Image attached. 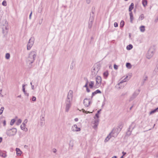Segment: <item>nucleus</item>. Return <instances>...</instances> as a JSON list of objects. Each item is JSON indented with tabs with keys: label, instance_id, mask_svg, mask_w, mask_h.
Here are the masks:
<instances>
[{
	"label": "nucleus",
	"instance_id": "f257e3e1",
	"mask_svg": "<svg viewBox=\"0 0 158 158\" xmlns=\"http://www.w3.org/2000/svg\"><path fill=\"white\" fill-rule=\"evenodd\" d=\"M73 91L70 90L68 94L67 97L65 102V111L68 112L71 106L73 98Z\"/></svg>",
	"mask_w": 158,
	"mask_h": 158
},
{
	"label": "nucleus",
	"instance_id": "f03ea898",
	"mask_svg": "<svg viewBox=\"0 0 158 158\" xmlns=\"http://www.w3.org/2000/svg\"><path fill=\"white\" fill-rule=\"evenodd\" d=\"M36 53L35 51L31 52L29 54L27 59V62L29 64H31L34 61L36 56Z\"/></svg>",
	"mask_w": 158,
	"mask_h": 158
},
{
	"label": "nucleus",
	"instance_id": "7ed1b4c3",
	"mask_svg": "<svg viewBox=\"0 0 158 158\" xmlns=\"http://www.w3.org/2000/svg\"><path fill=\"white\" fill-rule=\"evenodd\" d=\"M118 133V132H117L116 129L115 128L113 129L112 131L110 133L109 135L105 139V142H106L108 141L111 137H115L117 136Z\"/></svg>",
	"mask_w": 158,
	"mask_h": 158
},
{
	"label": "nucleus",
	"instance_id": "20e7f679",
	"mask_svg": "<svg viewBox=\"0 0 158 158\" xmlns=\"http://www.w3.org/2000/svg\"><path fill=\"white\" fill-rule=\"evenodd\" d=\"M0 26L2 28L3 33L7 32L9 28L8 23L6 20H3L0 22Z\"/></svg>",
	"mask_w": 158,
	"mask_h": 158
},
{
	"label": "nucleus",
	"instance_id": "39448f33",
	"mask_svg": "<svg viewBox=\"0 0 158 158\" xmlns=\"http://www.w3.org/2000/svg\"><path fill=\"white\" fill-rule=\"evenodd\" d=\"M17 132L16 129L13 128L11 129L7 130L6 133L8 136H11L15 135L16 133Z\"/></svg>",
	"mask_w": 158,
	"mask_h": 158
},
{
	"label": "nucleus",
	"instance_id": "423d86ee",
	"mask_svg": "<svg viewBox=\"0 0 158 158\" xmlns=\"http://www.w3.org/2000/svg\"><path fill=\"white\" fill-rule=\"evenodd\" d=\"M100 68L98 65H95L92 69V74L94 76H95L99 70Z\"/></svg>",
	"mask_w": 158,
	"mask_h": 158
},
{
	"label": "nucleus",
	"instance_id": "0eeeda50",
	"mask_svg": "<svg viewBox=\"0 0 158 158\" xmlns=\"http://www.w3.org/2000/svg\"><path fill=\"white\" fill-rule=\"evenodd\" d=\"M96 84L94 85V87L97 88L99 87L102 82V78L101 77L98 76L96 78Z\"/></svg>",
	"mask_w": 158,
	"mask_h": 158
},
{
	"label": "nucleus",
	"instance_id": "6e6552de",
	"mask_svg": "<svg viewBox=\"0 0 158 158\" xmlns=\"http://www.w3.org/2000/svg\"><path fill=\"white\" fill-rule=\"evenodd\" d=\"M139 92L140 90H139L135 91L131 97L129 99V101H131L134 100L139 94Z\"/></svg>",
	"mask_w": 158,
	"mask_h": 158
},
{
	"label": "nucleus",
	"instance_id": "1a4fd4ad",
	"mask_svg": "<svg viewBox=\"0 0 158 158\" xmlns=\"http://www.w3.org/2000/svg\"><path fill=\"white\" fill-rule=\"evenodd\" d=\"M154 54V52L152 49H150L147 53V58L148 59L151 58L153 56Z\"/></svg>",
	"mask_w": 158,
	"mask_h": 158
},
{
	"label": "nucleus",
	"instance_id": "9d476101",
	"mask_svg": "<svg viewBox=\"0 0 158 158\" xmlns=\"http://www.w3.org/2000/svg\"><path fill=\"white\" fill-rule=\"evenodd\" d=\"M33 43L34 41L33 39L32 38L30 39L27 46V50H29L31 48L33 44Z\"/></svg>",
	"mask_w": 158,
	"mask_h": 158
},
{
	"label": "nucleus",
	"instance_id": "9b49d317",
	"mask_svg": "<svg viewBox=\"0 0 158 158\" xmlns=\"http://www.w3.org/2000/svg\"><path fill=\"white\" fill-rule=\"evenodd\" d=\"M71 130L73 132H76L79 131V127L76 124H74L71 127Z\"/></svg>",
	"mask_w": 158,
	"mask_h": 158
},
{
	"label": "nucleus",
	"instance_id": "f8f14e48",
	"mask_svg": "<svg viewBox=\"0 0 158 158\" xmlns=\"http://www.w3.org/2000/svg\"><path fill=\"white\" fill-rule=\"evenodd\" d=\"M45 124V118L44 117L42 116L40 117V125L41 126H43Z\"/></svg>",
	"mask_w": 158,
	"mask_h": 158
},
{
	"label": "nucleus",
	"instance_id": "ddd939ff",
	"mask_svg": "<svg viewBox=\"0 0 158 158\" xmlns=\"http://www.w3.org/2000/svg\"><path fill=\"white\" fill-rule=\"evenodd\" d=\"M94 118L95 119L94 121V126L93 127L94 129H95L97 127L98 125L99 119L98 118H96L95 117H94Z\"/></svg>",
	"mask_w": 158,
	"mask_h": 158
},
{
	"label": "nucleus",
	"instance_id": "4468645a",
	"mask_svg": "<svg viewBox=\"0 0 158 158\" xmlns=\"http://www.w3.org/2000/svg\"><path fill=\"white\" fill-rule=\"evenodd\" d=\"M90 101L89 100L85 99L84 100V104L86 107H88L89 105Z\"/></svg>",
	"mask_w": 158,
	"mask_h": 158
},
{
	"label": "nucleus",
	"instance_id": "2eb2a0df",
	"mask_svg": "<svg viewBox=\"0 0 158 158\" xmlns=\"http://www.w3.org/2000/svg\"><path fill=\"white\" fill-rule=\"evenodd\" d=\"M93 19H94L93 17H90L89 19V23L88 25V27L89 28H91L92 27Z\"/></svg>",
	"mask_w": 158,
	"mask_h": 158
},
{
	"label": "nucleus",
	"instance_id": "dca6fc26",
	"mask_svg": "<svg viewBox=\"0 0 158 158\" xmlns=\"http://www.w3.org/2000/svg\"><path fill=\"white\" fill-rule=\"evenodd\" d=\"M15 151L16 152V153L17 156H19L21 155L22 153V152L19 148H16Z\"/></svg>",
	"mask_w": 158,
	"mask_h": 158
},
{
	"label": "nucleus",
	"instance_id": "f3484780",
	"mask_svg": "<svg viewBox=\"0 0 158 158\" xmlns=\"http://www.w3.org/2000/svg\"><path fill=\"white\" fill-rule=\"evenodd\" d=\"M26 125H24V124H22L20 126L21 129L25 131H28V129L26 127Z\"/></svg>",
	"mask_w": 158,
	"mask_h": 158
},
{
	"label": "nucleus",
	"instance_id": "a211bd4d",
	"mask_svg": "<svg viewBox=\"0 0 158 158\" xmlns=\"http://www.w3.org/2000/svg\"><path fill=\"white\" fill-rule=\"evenodd\" d=\"M73 141L72 140H70L69 143V148L70 149H72L73 146Z\"/></svg>",
	"mask_w": 158,
	"mask_h": 158
},
{
	"label": "nucleus",
	"instance_id": "6ab92c4d",
	"mask_svg": "<svg viewBox=\"0 0 158 158\" xmlns=\"http://www.w3.org/2000/svg\"><path fill=\"white\" fill-rule=\"evenodd\" d=\"M128 76H127L123 80H122L118 84V85H120L121 84L123 83L124 82H125L127 81L129 79H127V78Z\"/></svg>",
	"mask_w": 158,
	"mask_h": 158
},
{
	"label": "nucleus",
	"instance_id": "aec40b11",
	"mask_svg": "<svg viewBox=\"0 0 158 158\" xmlns=\"http://www.w3.org/2000/svg\"><path fill=\"white\" fill-rule=\"evenodd\" d=\"M140 31L142 32H144L145 31V27L144 26H142L139 27Z\"/></svg>",
	"mask_w": 158,
	"mask_h": 158
},
{
	"label": "nucleus",
	"instance_id": "412c9836",
	"mask_svg": "<svg viewBox=\"0 0 158 158\" xmlns=\"http://www.w3.org/2000/svg\"><path fill=\"white\" fill-rule=\"evenodd\" d=\"M94 85V82L91 81L89 82V86L90 88H93Z\"/></svg>",
	"mask_w": 158,
	"mask_h": 158
},
{
	"label": "nucleus",
	"instance_id": "4be33fe9",
	"mask_svg": "<svg viewBox=\"0 0 158 158\" xmlns=\"http://www.w3.org/2000/svg\"><path fill=\"white\" fill-rule=\"evenodd\" d=\"M134 7V4L132 3L129 6V11L131 12V10L133 9Z\"/></svg>",
	"mask_w": 158,
	"mask_h": 158
},
{
	"label": "nucleus",
	"instance_id": "5701e85b",
	"mask_svg": "<svg viewBox=\"0 0 158 158\" xmlns=\"http://www.w3.org/2000/svg\"><path fill=\"white\" fill-rule=\"evenodd\" d=\"M101 92L100 90H97L94 92H93L92 94V97H93L94 95H95V94H96L98 93H101Z\"/></svg>",
	"mask_w": 158,
	"mask_h": 158
},
{
	"label": "nucleus",
	"instance_id": "b1692460",
	"mask_svg": "<svg viewBox=\"0 0 158 158\" xmlns=\"http://www.w3.org/2000/svg\"><path fill=\"white\" fill-rule=\"evenodd\" d=\"M0 156L4 158H6L7 156V155L6 153L0 152Z\"/></svg>",
	"mask_w": 158,
	"mask_h": 158
},
{
	"label": "nucleus",
	"instance_id": "393cba45",
	"mask_svg": "<svg viewBox=\"0 0 158 158\" xmlns=\"http://www.w3.org/2000/svg\"><path fill=\"white\" fill-rule=\"evenodd\" d=\"M142 4L143 6L144 7H145L147 4V2L146 0H143L142 1Z\"/></svg>",
	"mask_w": 158,
	"mask_h": 158
},
{
	"label": "nucleus",
	"instance_id": "a878e982",
	"mask_svg": "<svg viewBox=\"0 0 158 158\" xmlns=\"http://www.w3.org/2000/svg\"><path fill=\"white\" fill-rule=\"evenodd\" d=\"M103 76L105 78H106L108 75V73L107 71H106L103 74Z\"/></svg>",
	"mask_w": 158,
	"mask_h": 158
},
{
	"label": "nucleus",
	"instance_id": "bb28decb",
	"mask_svg": "<svg viewBox=\"0 0 158 158\" xmlns=\"http://www.w3.org/2000/svg\"><path fill=\"white\" fill-rule=\"evenodd\" d=\"M126 66L128 69H131V65L130 63H126Z\"/></svg>",
	"mask_w": 158,
	"mask_h": 158
},
{
	"label": "nucleus",
	"instance_id": "cd10ccee",
	"mask_svg": "<svg viewBox=\"0 0 158 158\" xmlns=\"http://www.w3.org/2000/svg\"><path fill=\"white\" fill-rule=\"evenodd\" d=\"M133 47L132 45L131 44H129L127 47V49L128 50H130Z\"/></svg>",
	"mask_w": 158,
	"mask_h": 158
},
{
	"label": "nucleus",
	"instance_id": "c85d7f7f",
	"mask_svg": "<svg viewBox=\"0 0 158 158\" xmlns=\"http://www.w3.org/2000/svg\"><path fill=\"white\" fill-rule=\"evenodd\" d=\"M22 122V120L21 119H19L16 123L17 125H19Z\"/></svg>",
	"mask_w": 158,
	"mask_h": 158
},
{
	"label": "nucleus",
	"instance_id": "c756f323",
	"mask_svg": "<svg viewBox=\"0 0 158 158\" xmlns=\"http://www.w3.org/2000/svg\"><path fill=\"white\" fill-rule=\"evenodd\" d=\"M10 54L9 53H7L6 54L5 58L7 59H9L10 58Z\"/></svg>",
	"mask_w": 158,
	"mask_h": 158
},
{
	"label": "nucleus",
	"instance_id": "7c9ffc66",
	"mask_svg": "<svg viewBox=\"0 0 158 158\" xmlns=\"http://www.w3.org/2000/svg\"><path fill=\"white\" fill-rule=\"evenodd\" d=\"M158 109V107L156 108V109H154V110L151 111L150 112V114H152L154 113L155 112H156Z\"/></svg>",
	"mask_w": 158,
	"mask_h": 158
},
{
	"label": "nucleus",
	"instance_id": "2f4dec72",
	"mask_svg": "<svg viewBox=\"0 0 158 158\" xmlns=\"http://www.w3.org/2000/svg\"><path fill=\"white\" fill-rule=\"evenodd\" d=\"M4 107H2L0 110V115H1L3 113V112L4 110Z\"/></svg>",
	"mask_w": 158,
	"mask_h": 158
},
{
	"label": "nucleus",
	"instance_id": "473e14b6",
	"mask_svg": "<svg viewBox=\"0 0 158 158\" xmlns=\"http://www.w3.org/2000/svg\"><path fill=\"white\" fill-rule=\"evenodd\" d=\"M15 122V120L14 119H12L11 120L10 122V124L11 125H13Z\"/></svg>",
	"mask_w": 158,
	"mask_h": 158
},
{
	"label": "nucleus",
	"instance_id": "72a5a7b5",
	"mask_svg": "<svg viewBox=\"0 0 158 158\" xmlns=\"http://www.w3.org/2000/svg\"><path fill=\"white\" fill-rule=\"evenodd\" d=\"M124 25V22L122 20L120 22V27H123Z\"/></svg>",
	"mask_w": 158,
	"mask_h": 158
},
{
	"label": "nucleus",
	"instance_id": "f704fd0d",
	"mask_svg": "<svg viewBox=\"0 0 158 158\" xmlns=\"http://www.w3.org/2000/svg\"><path fill=\"white\" fill-rule=\"evenodd\" d=\"M144 18V15L143 14H141L139 17V19H140L141 20H143Z\"/></svg>",
	"mask_w": 158,
	"mask_h": 158
},
{
	"label": "nucleus",
	"instance_id": "c9c22d12",
	"mask_svg": "<svg viewBox=\"0 0 158 158\" xmlns=\"http://www.w3.org/2000/svg\"><path fill=\"white\" fill-rule=\"evenodd\" d=\"M74 64H73V63H71L70 65V69H73L74 67Z\"/></svg>",
	"mask_w": 158,
	"mask_h": 158
},
{
	"label": "nucleus",
	"instance_id": "e433bc0d",
	"mask_svg": "<svg viewBox=\"0 0 158 158\" xmlns=\"http://www.w3.org/2000/svg\"><path fill=\"white\" fill-rule=\"evenodd\" d=\"M27 119H25L23 121L22 124H24V125H26V124L27 122Z\"/></svg>",
	"mask_w": 158,
	"mask_h": 158
},
{
	"label": "nucleus",
	"instance_id": "4c0bfd02",
	"mask_svg": "<svg viewBox=\"0 0 158 158\" xmlns=\"http://www.w3.org/2000/svg\"><path fill=\"white\" fill-rule=\"evenodd\" d=\"M2 5L4 6H6L7 5L6 2V1H4L2 2Z\"/></svg>",
	"mask_w": 158,
	"mask_h": 158
},
{
	"label": "nucleus",
	"instance_id": "58836bf2",
	"mask_svg": "<svg viewBox=\"0 0 158 158\" xmlns=\"http://www.w3.org/2000/svg\"><path fill=\"white\" fill-rule=\"evenodd\" d=\"M25 86V85H23V91L24 92V94H26V91H25V88H24Z\"/></svg>",
	"mask_w": 158,
	"mask_h": 158
},
{
	"label": "nucleus",
	"instance_id": "ea45409f",
	"mask_svg": "<svg viewBox=\"0 0 158 158\" xmlns=\"http://www.w3.org/2000/svg\"><path fill=\"white\" fill-rule=\"evenodd\" d=\"M134 18L133 16L132 17H130V22L131 23H132L133 20Z\"/></svg>",
	"mask_w": 158,
	"mask_h": 158
},
{
	"label": "nucleus",
	"instance_id": "a19ab883",
	"mask_svg": "<svg viewBox=\"0 0 158 158\" xmlns=\"http://www.w3.org/2000/svg\"><path fill=\"white\" fill-rule=\"evenodd\" d=\"M36 100V98L35 97L33 96L32 98V100L33 101H35Z\"/></svg>",
	"mask_w": 158,
	"mask_h": 158
},
{
	"label": "nucleus",
	"instance_id": "79ce46f5",
	"mask_svg": "<svg viewBox=\"0 0 158 158\" xmlns=\"http://www.w3.org/2000/svg\"><path fill=\"white\" fill-rule=\"evenodd\" d=\"M87 4H89L91 2V0H86Z\"/></svg>",
	"mask_w": 158,
	"mask_h": 158
},
{
	"label": "nucleus",
	"instance_id": "37998d69",
	"mask_svg": "<svg viewBox=\"0 0 158 158\" xmlns=\"http://www.w3.org/2000/svg\"><path fill=\"white\" fill-rule=\"evenodd\" d=\"M114 25L115 27H117L118 26V24L116 22H115L114 24Z\"/></svg>",
	"mask_w": 158,
	"mask_h": 158
},
{
	"label": "nucleus",
	"instance_id": "c03bdc74",
	"mask_svg": "<svg viewBox=\"0 0 158 158\" xmlns=\"http://www.w3.org/2000/svg\"><path fill=\"white\" fill-rule=\"evenodd\" d=\"M82 111L83 112H85L86 113H90V112H89V111H85V110L84 109H82Z\"/></svg>",
	"mask_w": 158,
	"mask_h": 158
},
{
	"label": "nucleus",
	"instance_id": "a18cd8bd",
	"mask_svg": "<svg viewBox=\"0 0 158 158\" xmlns=\"http://www.w3.org/2000/svg\"><path fill=\"white\" fill-rule=\"evenodd\" d=\"M114 68L115 69H117L118 68V66L117 65L114 64Z\"/></svg>",
	"mask_w": 158,
	"mask_h": 158
},
{
	"label": "nucleus",
	"instance_id": "49530a36",
	"mask_svg": "<svg viewBox=\"0 0 158 158\" xmlns=\"http://www.w3.org/2000/svg\"><path fill=\"white\" fill-rule=\"evenodd\" d=\"M98 113H96L95 114V117H96V118H99V115H98Z\"/></svg>",
	"mask_w": 158,
	"mask_h": 158
},
{
	"label": "nucleus",
	"instance_id": "de8ad7c7",
	"mask_svg": "<svg viewBox=\"0 0 158 158\" xmlns=\"http://www.w3.org/2000/svg\"><path fill=\"white\" fill-rule=\"evenodd\" d=\"M32 14V11H31L30 15H29V19H31V16Z\"/></svg>",
	"mask_w": 158,
	"mask_h": 158
},
{
	"label": "nucleus",
	"instance_id": "09e8293b",
	"mask_svg": "<svg viewBox=\"0 0 158 158\" xmlns=\"http://www.w3.org/2000/svg\"><path fill=\"white\" fill-rule=\"evenodd\" d=\"M129 15H130V17H132V16H133L132 13V12H131L130 13Z\"/></svg>",
	"mask_w": 158,
	"mask_h": 158
},
{
	"label": "nucleus",
	"instance_id": "8fccbe9b",
	"mask_svg": "<svg viewBox=\"0 0 158 158\" xmlns=\"http://www.w3.org/2000/svg\"><path fill=\"white\" fill-rule=\"evenodd\" d=\"M74 120L75 122H77L78 121V118H75Z\"/></svg>",
	"mask_w": 158,
	"mask_h": 158
},
{
	"label": "nucleus",
	"instance_id": "3c124183",
	"mask_svg": "<svg viewBox=\"0 0 158 158\" xmlns=\"http://www.w3.org/2000/svg\"><path fill=\"white\" fill-rule=\"evenodd\" d=\"M148 79V77L147 76H145V78L144 79V81H146Z\"/></svg>",
	"mask_w": 158,
	"mask_h": 158
},
{
	"label": "nucleus",
	"instance_id": "603ef678",
	"mask_svg": "<svg viewBox=\"0 0 158 158\" xmlns=\"http://www.w3.org/2000/svg\"><path fill=\"white\" fill-rule=\"evenodd\" d=\"M86 90H87V91L88 92H90V90L89 89V88H88V87H87V88H86Z\"/></svg>",
	"mask_w": 158,
	"mask_h": 158
},
{
	"label": "nucleus",
	"instance_id": "864d4df0",
	"mask_svg": "<svg viewBox=\"0 0 158 158\" xmlns=\"http://www.w3.org/2000/svg\"><path fill=\"white\" fill-rule=\"evenodd\" d=\"M122 153L123 154V156H124L126 154V152H122Z\"/></svg>",
	"mask_w": 158,
	"mask_h": 158
},
{
	"label": "nucleus",
	"instance_id": "5fc2aeb1",
	"mask_svg": "<svg viewBox=\"0 0 158 158\" xmlns=\"http://www.w3.org/2000/svg\"><path fill=\"white\" fill-rule=\"evenodd\" d=\"M42 19L41 21H39V24H41L42 23Z\"/></svg>",
	"mask_w": 158,
	"mask_h": 158
},
{
	"label": "nucleus",
	"instance_id": "6e6d98bb",
	"mask_svg": "<svg viewBox=\"0 0 158 158\" xmlns=\"http://www.w3.org/2000/svg\"><path fill=\"white\" fill-rule=\"evenodd\" d=\"M31 89L33 90H34V85H31Z\"/></svg>",
	"mask_w": 158,
	"mask_h": 158
},
{
	"label": "nucleus",
	"instance_id": "4d7b16f0",
	"mask_svg": "<svg viewBox=\"0 0 158 158\" xmlns=\"http://www.w3.org/2000/svg\"><path fill=\"white\" fill-rule=\"evenodd\" d=\"M87 84H88V82H87L86 84L84 86L85 87H86V88H87V87H88L87 86Z\"/></svg>",
	"mask_w": 158,
	"mask_h": 158
},
{
	"label": "nucleus",
	"instance_id": "13d9d810",
	"mask_svg": "<svg viewBox=\"0 0 158 158\" xmlns=\"http://www.w3.org/2000/svg\"><path fill=\"white\" fill-rule=\"evenodd\" d=\"M3 124L4 126H5L6 125V122L5 121H4L3 122Z\"/></svg>",
	"mask_w": 158,
	"mask_h": 158
},
{
	"label": "nucleus",
	"instance_id": "bf43d9fd",
	"mask_svg": "<svg viewBox=\"0 0 158 158\" xmlns=\"http://www.w3.org/2000/svg\"><path fill=\"white\" fill-rule=\"evenodd\" d=\"M2 141V138L1 137H0V143H1Z\"/></svg>",
	"mask_w": 158,
	"mask_h": 158
},
{
	"label": "nucleus",
	"instance_id": "052dcab7",
	"mask_svg": "<svg viewBox=\"0 0 158 158\" xmlns=\"http://www.w3.org/2000/svg\"><path fill=\"white\" fill-rule=\"evenodd\" d=\"M101 110H98V112H97V113H98V114H99V113H100V111Z\"/></svg>",
	"mask_w": 158,
	"mask_h": 158
},
{
	"label": "nucleus",
	"instance_id": "680f3d73",
	"mask_svg": "<svg viewBox=\"0 0 158 158\" xmlns=\"http://www.w3.org/2000/svg\"><path fill=\"white\" fill-rule=\"evenodd\" d=\"M54 150L53 151V152H56V149H54Z\"/></svg>",
	"mask_w": 158,
	"mask_h": 158
},
{
	"label": "nucleus",
	"instance_id": "e2e57ef3",
	"mask_svg": "<svg viewBox=\"0 0 158 158\" xmlns=\"http://www.w3.org/2000/svg\"><path fill=\"white\" fill-rule=\"evenodd\" d=\"M25 95L28 96L29 95V94L28 93H26V94H25Z\"/></svg>",
	"mask_w": 158,
	"mask_h": 158
},
{
	"label": "nucleus",
	"instance_id": "0e129e2a",
	"mask_svg": "<svg viewBox=\"0 0 158 158\" xmlns=\"http://www.w3.org/2000/svg\"><path fill=\"white\" fill-rule=\"evenodd\" d=\"M21 95H20L18 96V97H19V98H21Z\"/></svg>",
	"mask_w": 158,
	"mask_h": 158
},
{
	"label": "nucleus",
	"instance_id": "69168bd1",
	"mask_svg": "<svg viewBox=\"0 0 158 158\" xmlns=\"http://www.w3.org/2000/svg\"><path fill=\"white\" fill-rule=\"evenodd\" d=\"M113 157L114 158H117V156H113Z\"/></svg>",
	"mask_w": 158,
	"mask_h": 158
},
{
	"label": "nucleus",
	"instance_id": "338daca9",
	"mask_svg": "<svg viewBox=\"0 0 158 158\" xmlns=\"http://www.w3.org/2000/svg\"><path fill=\"white\" fill-rule=\"evenodd\" d=\"M132 107H133V106H131L130 108V110L132 108Z\"/></svg>",
	"mask_w": 158,
	"mask_h": 158
},
{
	"label": "nucleus",
	"instance_id": "774afa93",
	"mask_svg": "<svg viewBox=\"0 0 158 158\" xmlns=\"http://www.w3.org/2000/svg\"><path fill=\"white\" fill-rule=\"evenodd\" d=\"M158 20V19H157L155 20V22H157Z\"/></svg>",
	"mask_w": 158,
	"mask_h": 158
}]
</instances>
